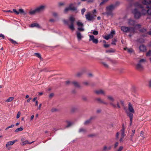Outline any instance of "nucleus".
Wrapping results in <instances>:
<instances>
[{"mask_svg":"<svg viewBox=\"0 0 151 151\" xmlns=\"http://www.w3.org/2000/svg\"><path fill=\"white\" fill-rule=\"evenodd\" d=\"M106 99L109 102V104L112 107L115 108H120V104L123 106L124 105V101L121 100H119L116 101L115 102L114 97L111 95H109L106 96Z\"/></svg>","mask_w":151,"mask_h":151,"instance_id":"nucleus-1","label":"nucleus"},{"mask_svg":"<svg viewBox=\"0 0 151 151\" xmlns=\"http://www.w3.org/2000/svg\"><path fill=\"white\" fill-rule=\"evenodd\" d=\"M151 3V1L150 0H144L142 1H141L140 0H139V1L134 2L131 5V6H133L135 7L142 8L143 6L142 4L147 5Z\"/></svg>","mask_w":151,"mask_h":151,"instance_id":"nucleus-2","label":"nucleus"},{"mask_svg":"<svg viewBox=\"0 0 151 151\" xmlns=\"http://www.w3.org/2000/svg\"><path fill=\"white\" fill-rule=\"evenodd\" d=\"M128 109L129 111V112H127V115L129 116L130 119V125H131L132 119L133 118V114H134L135 112L133 108L132 105L130 103H129L128 104Z\"/></svg>","mask_w":151,"mask_h":151,"instance_id":"nucleus-3","label":"nucleus"},{"mask_svg":"<svg viewBox=\"0 0 151 151\" xmlns=\"http://www.w3.org/2000/svg\"><path fill=\"white\" fill-rule=\"evenodd\" d=\"M116 7L115 5L111 4L106 7V14L108 15L112 16L113 15L112 11Z\"/></svg>","mask_w":151,"mask_h":151,"instance_id":"nucleus-4","label":"nucleus"},{"mask_svg":"<svg viewBox=\"0 0 151 151\" xmlns=\"http://www.w3.org/2000/svg\"><path fill=\"white\" fill-rule=\"evenodd\" d=\"M121 30L124 32H129L134 33V28L132 27H127L124 26H122Z\"/></svg>","mask_w":151,"mask_h":151,"instance_id":"nucleus-5","label":"nucleus"},{"mask_svg":"<svg viewBox=\"0 0 151 151\" xmlns=\"http://www.w3.org/2000/svg\"><path fill=\"white\" fill-rule=\"evenodd\" d=\"M69 10L75 12L76 13L78 12L77 7L75 6V4H70L68 7L65 8L64 11L65 12H66Z\"/></svg>","mask_w":151,"mask_h":151,"instance_id":"nucleus-6","label":"nucleus"},{"mask_svg":"<svg viewBox=\"0 0 151 151\" xmlns=\"http://www.w3.org/2000/svg\"><path fill=\"white\" fill-rule=\"evenodd\" d=\"M132 13L134 14L136 19L139 18L142 15L141 12L137 8H135L132 11Z\"/></svg>","mask_w":151,"mask_h":151,"instance_id":"nucleus-7","label":"nucleus"},{"mask_svg":"<svg viewBox=\"0 0 151 151\" xmlns=\"http://www.w3.org/2000/svg\"><path fill=\"white\" fill-rule=\"evenodd\" d=\"M127 23L128 25L134 26L136 28H139L141 26V25L140 24H137L135 25L136 23V21L132 19H129L128 20Z\"/></svg>","mask_w":151,"mask_h":151,"instance_id":"nucleus-8","label":"nucleus"},{"mask_svg":"<svg viewBox=\"0 0 151 151\" xmlns=\"http://www.w3.org/2000/svg\"><path fill=\"white\" fill-rule=\"evenodd\" d=\"M145 61L146 60L145 59H141L139 61L138 63L136 65V68L139 70H143V67L141 64V63L145 62Z\"/></svg>","mask_w":151,"mask_h":151,"instance_id":"nucleus-9","label":"nucleus"},{"mask_svg":"<svg viewBox=\"0 0 151 151\" xmlns=\"http://www.w3.org/2000/svg\"><path fill=\"white\" fill-rule=\"evenodd\" d=\"M69 20L71 22V24L70 25H69V27L70 29L73 31L75 29L73 25L75 19L72 16H71L69 18Z\"/></svg>","mask_w":151,"mask_h":151,"instance_id":"nucleus-10","label":"nucleus"},{"mask_svg":"<svg viewBox=\"0 0 151 151\" xmlns=\"http://www.w3.org/2000/svg\"><path fill=\"white\" fill-rule=\"evenodd\" d=\"M13 12L17 15L20 14L23 15H25L27 14V12L24 11V10L22 9H19L18 12L17 11L16 9H13Z\"/></svg>","mask_w":151,"mask_h":151,"instance_id":"nucleus-11","label":"nucleus"},{"mask_svg":"<svg viewBox=\"0 0 151 151\" xmlns=\"http://www.w3.org/2000/svg\"><path fill=\"white\" fill-rule=\"evenodd\" d=\"M46 7V6L45 5H42L36 8V11L37 12H40L44 11Z\"/></svg>","mask_w":151,"mask_h":151,"instance_id":"nucleus-12","label":"nucleus"},{"mask_svg":"<svg viewBox=\"0 0 151 151\" xmlns=\"http://www.w3.org/2000/svg\"><path fill=\"white\" fill-rule=\"evenodd\" d=\"M115 34V32L114 31H112L110 33L109 35L104 37V38L106 40H107L110 38L113 37L114 35Z\"/></svg>","mask_w":151,"mask_h":151,"instance_id":"nucleus-13","label":"nucleus"},{"mask_svg":"<svg viewBox=\"0 0 151 151\" xmlns=\"http://www.w3.org/2000/svg\"><path fill=\"white\" fill-rule=\"evenodd\" d=\"M89 41H92L93 43L96 44L98 42V40L97 39L94 38V37L93 35H89Z\"/></svg>","mask_w":151,"mask_h":151,"instance_id":"nucleus-14","label":"nucleus"},{"mask_svg":"<svg viewBox=\"0 0 151 151\" xmlns=\"http://www.w3.org/2000/svg\"><path fill=\"white\" fill-rule=\"evenodd\" d=\"M86 19L88 21H91L93 19L94 16L91 14L90 12H88L85 15Z\"/></svg>","mask_w":151,"mask_h":151,"instance_id":"nucleus-15","label":"nucleus"},{"mask_svg":"<svg viewBox=\"0 0 151 151\" xmlns=\"http://www.w3.org/2000/svg\"><path fill=\"white\" fill-rule=\"evenodd\" d=\"M18 140L17 139H16L15 140L9 142H7L6 145V148H8V150L10 149L9 148V146L12 145H13L15 142H17Z\"/></svg>","mask_w":151,"mask_h":151,"instance_id":"nucleus-16","label":"nucleus"},{"mask_svg":"<svg viewBox=\"0 0 151 151\" xmlns=\"http://www.w3.org/2000/svg\"><path fill=\"white\" fill-rule=\"evenodd\" d=\"M121 137L119 140L120 142H122L123 141V139L124 138L125 136L124 133V128L121 130Z\"/></svg>","mask_w":151,"mask_h":151,"instance_id":"nucleus-17","label":"nucleus"},{"mask_svg":"<svg viewBox=\"0 0 151 151\" xmlns=\"http://www.w3.org/2000/svg\"><path fill=\"white\" fill-rule=\"evenodd\" d=\"M142 10L141 11V13L142 15H145L147 14V9H145V7L143 6L142 8H141Z\"/></svg>","mask_w":151,"mask_h":151,"instance_id":"nucleus-18","label":"nucleus"},{"mask_svg":"<svg viewBox=\"0 0 151 151\" xmlns=\"http://www.w3.org/2000/svg\"><path fill=\"white\" fill-rule=\"evenodd\" d=\"M145 8L147 9V14L149 15H151V5H146Z\"/></svg>","mask_w":151,"mask_h":151,"instance_id":"nucleus-19","label":"nucleus"},{"mask_svg":"<svg viewBox=\"0 0 151 151\" xmlns=\"http://www.w3.org/2000/svg\"><path fill=\"white\" fill-rule=\"evenodd\" d=\"M96 100L100 103H102L105 105H108V102L104 101L100 98H97L96 99Z\"/></svg>","mask_w":151,"mask_h":151,"instance_id":"nucleus-20","label":"nucleus"},{"mask_svg":"<svg viewBox=\"0 0 151 151\" xmlns=\"http://www.w3.org/2000/svg\"><path fill=\"white\" fill-rule=\"evenodd\" d=\"M95 93L98 95L104 94L105 95V92L102 90H96L94 91Z\"/></svg>","mask_w":151,"mask_h":151,"instance_id":"nucleus-21","label":"nucleus"},{"mask_svg":"<svg viewBox=\"0 0 151 151\" xmlns=\"http://www.w3.org/2000/svg\"><path fill=\"white\" fill-rule=\"evenodd\" d=\"M77 37L78 41L80 40L83 36L81 35V34L78 32H76Z\"/></svg>","mask_w":151,"mask_h":151,"instance_id":"nucleus-22","label":"nucleus"},{"mask_svg":"<svg viewBox=\"0 0 151 151\" xmlns=\"http://www.w3.org/2000/svg\"><path fill=\"white\" fill-rule=\"evenodd\" d=\"M21 141L22 142V145H26V144H31L33 142H34V141L32 142H28V140H26L25 141H24V139H21Z\"/></svg>","mask_w":151,"mask_h":151,"instance_id":"nucleus-23","label":"nucleus"},{"mask_svg":"<svg viewBox=\"0 0 151 151\" xmlns=\"http://www.w3.org/2000/svg\"><path fill=\"white\" fill-rule=\"evenodd\" d=\"M139 50L141 51L144 52L146 50V47L144 45H142L139 47Z\"/></svg>","mask_w":151,"mask_h":151,"instance_id":"nucleus-24","label":"nucleus"},{"mask_svg":"<svg viewBox=\"0 0 151 151\" xmlns=\"http://www.w3.org/2000/svg\"><path fill=\"white\" fill-rule=\"evenodd\" d=\"M30 27H36L38 28H40V26L39 24L37 23H35L32 24Z\"/></svg>","mask_w":151,"mask_h":151,"instance_id":"nucleus-25","label":"nucleus"},{"mask_svg":"<svg viewBox=\"0 0 151 151\" xmlns=\"http://www.w3.org/2000/svg\"><path fill=\"white\" fill-rule=\"evenodd\" d=\"M72 84H73L76 87H79L80 86L78 83L76 81H72Z\"/></svg>","mask_w":151,"mask_h":151,"instance_id":"nucleus-26","label":"nucleus"},{"mask_svg":"<svg viewBox=\"0 0 151 151\" xmlns=\"http://www.w3.org/2000/svg\"><path fill=\"white\" fill-rule=\"evenodd\" d=\"M135 130H132V133L131 134L130 137L129 138V139L131 141H132V137H133L134 134L135 133Z\"/></svg>","mask_w":151,"mask_h":151,"instance_id":"nucleus-27","label":"nucleus"},{"mask_svg":"<svg viewBox=\"0 0 151 151\" xmlns=\"http://www.w3.org/2000/svg\"><path fill=\"white\" fill-rule=\"evenodd\" d=\"M111 149V146H109L108 147H107L106 146H104L103 148V150L104 151H108L110 150Z\"/></svg>","mask_w":151,"mask_h":151,"instance_id":"nucleus-28","label":"nucleus"},{"mask_svg":"<svg viewBox=\"0 0 151 151\" xmlns=\"http://www.w3.org/2000/svg\"><path fill=\"white\" fill-rule=\"evenodd\" d=\"M124 49L126 50H127L128 52L130 53H131L134 52V50L132 49L131 48L129 49L127 48H125Z\"/></svg>","mask_w":151,"mask_h":151,"instance_id":"nucleus-29","label":"nucleus"},{"mask_svg":"<svg viewBox=\"0 0 151 151\" xmlns=\"http://www.w3.org/2000/svg\"><path fill=\"white\" fill-rule=\"evenodd\" d=\"M37 12V11H36V9L33 10H31L29 11V14L30 15H33L35 14L36 12Z\"/></svg>","mask_w":151,"mask_h":151,"instance_id":"nucleus-30","label":"nucleus"},{"mask_svg":"<svg viewBox=\"0 0 151 151\" xmlns=\"http://www.w3.org/2000/svg\"><path fill=\"white\" fill-rule=\"evenodd\" d=\"M14 99L13 97H10L6 101V102H10L12 101Z\"/></svg>","mask_w":151,"mask_h":151,"instance_id":"nucleus-31","label":"nucleus"},{"mask_svg":"<svg viewBox=\"0 0 151 151\" xmlns=\"http://www.w3.org/2000/svg\"><path fill=\"white\" fill-rule=\"evenodd\" d=\"M23 129L22 127H20L19 128H17L16 129L15 131V132H18L19 131H22L23 130Z\"/></svg>","mask_w":151,"mask_h":151,"instance_id":"nucleus-32","label":"nucleus"},{"mask_svg":"<svg viewBox=\"0 0 151 151\" xmlns=\"http://www.w3.org/2000/svg\"><path fill=\"white\" fill-rule=\"evenodd\" d=\"M86 131V130L85 129L83 128H80L79 129V132H80L84 133Z\"/></svg>","mask_w":151,"mask_h":151,"instance_id":"nucleus-33","label":"nucleus"},{"mask_svg":"<svg viewBox=\"0 0 151 151\" xmlns=\"http://www.w3.org/2000/svg\"><path fill=\"white\" fill-rule=\"evenodd\" d=\"M67 125L66 126V127H69L70 126L73 124V123L70 122H69V121L67 122Z\"/></svg>","mask_w":151,"mask_h":151,"instance_id":"nucleus-34","label":"nucleus"},{"mask_svg":"<svg viewBox=\"0 0 151 151\" xmlns=\"http://www.w3.org/2000/svg\"><path fill=\"white\" fill-rule=\"evenodd\" d=\"M77 24L79 27H82L83 26V24L82 23L80 22H77Z\"/></svg>","mask_w":151,"mask_h":151,"instance_id":"nucleus-35","label":"nucleus"},{"mask_svg":"<svg viewBox=\"0 0 151 151\" xmlns=\"http://www.w3.org/2000/svg\"><path fill=\"white\" fill-rule=\"evenodd\" d=\"M91 119H92L91 118V119H89L86 121L84 122V124L85 125H87V124H89L91 122Z\"/></svg>","mask_w":151,"mask_h":151,"instance_id":"nucleus-36","label":"nucleus"},{"mask_svg":"<svg viewBox=\"0 0 151 151\" xmlns=\"http://www.w3.org/2000/svg\"><path fill=\"white\" fill-rule=\"evenodd\" d=\"M114 52V50L113 49H111L109 50H106V52Z\"/></svg>","mask_w":151,"mask_h":151,"instance_id":"nucleus-37","label":"nucleus"},{"mask_svg":"<svg viewBox=\"0 0 151 151\" xmlns=\"http://www.w3.org/2000/svg\"><path fill=\"white\" fill-rule=\"evenodd\" d=\"M34 55L38 58H40V59L41 58V56L40 54L36 53L34 54Z\"/></svg>","mask_w":151,"mask_h":151,"instance_id":"nucleus-38","label":"nucleus"},{"mask_svg":"<svg viewBox=\"0 0 151 151\" xmlns=\"http://www.w3.org/2000/svg\"><path fill=\"white\" fill-rule=\"evenodd\" d=\"M9 40L11 42L14 44H17V42H16V41L13 40L12 39H9Z\"/></svg>","mask_w":151,"mask_h":151,"instance_id":"nucleus-39","label":"nucleus"},{"mask_svg":"<svg viewBox=\"0 0 151 151\" xmlns=\"http://www.w3.org/2000/svg\"><path fill=\"white\" fill-rule=\"evenodd\" d=\"M92 33L94 35H98V31H97L94 30L93 31Z\"/></svg>","mask_w":151,"mask_h":151,"instance_id":"nucleus-40","label":"nucleus"},{"mask_svg":"<svg viewBox=\"0 0 151 151\" xmlns=\"http://www.w3.org/2000/svg\"><path fill=\"white\" fill-rule=\"evenodd\" d=\"M72 82L69 80H67L65 81V83L67 85H69L72 84Z\"/></svg>","mask_w":151,"mask_h":151,"instance_id":"nucleus-41","label":"nucleus"},{"mask_svg":"<svg viewBox=\"0 0 151 151\" xmlns=\"http://www.w3.org/2000/svg\"><path fill=\"white\" fill-rule=\"evenodd\" d=\"M49 21L53 23L56 21V19L53 18H51L49 19Z\"/></svg>","mask_w":151,"mask_h":151,"instance_id":"nucleus-42","label":"nucleus"},{"mask_svg":"<svg viewBox=\"0 0 151 151\" xmlns=\"http://www.w3.org/2000/svg\"><path fill=\"white\" fill-rule=\"evenodd\" d=\"M52 15L54 17L56 18L58 16V14L56 12H54L52 14Z\"/></svg>","mask_w":151,"mask_h":151,"instance_id":"nucleus-43","label":"nucleus"},{"mask_svg":"<svg viewBox=\"0 0 151 151\" xmlns=\"http://www.w3.org/2000/svg\"><path fill=\"white\" fill-rule=\"evenodd\" d=\"M102 63L105 67L106 68H108V65L105 62H102Z\"/></svg>","mask_w":151,"mask_h":151,"instance_id":"nucleus-44","label":"nucleus"},{"mask_svg":"<svg viewBox=\"0 0 151 151\" xmlns=\"http://www.w3.org/2000/svg\"><path fill=\"white\" fill-rule=\"evenodd\" d=\"M108 0H103V1L101 2L100 4V5H102L105 2L107 1Z\"/></svg>","mask_w":151,"mask_h":151,"instance_id":"nucleus-45","label":"nucleus"},{"mask_svg":"<svg viewBox=\"0 0 151 151\" xmlns=\"http://www.w3.org/2000/svg\"><path fill=\"white\" fill-rule=\"evenodd\" d=\"M21 114V113L19 111L18 112V113L17 114V118L18 119L19 118Z\"/></svg>","mask_w":151,"mask_h":151,"instance_id":"nucleus-46","label":"nucleus"},{"mask_svg":"<svg viewBox=\"0 0 151 151\" xmlns=\"http://www.w3.org/2000/svg\"><path fill=\"white\" fill-rule=\"evenodd\" d=\"M116 42V39H114L113 40L111 44L113 45H115L116 43L115 42Z\"/></svg>","mask_w":151,"mask_h":151,"instance_id":"nucleus-47","label":"nucleus"},{"mask_svg":"<svg viewBox=\"0 0 151 151\" xmlns=\"http://www.w3.org/2000/svg\"><path fill=\"white\" fill-rule=\"evenodd\" d=\"M119 133L117 132L116 135V139H119Z\"/></svg>","mask_w":151,"mask_h":151,"instance_id":"nucleus-48","label":"nucleus"},{"mask_svg":"<svg viewBox=\"0 0 151 151\" xmlns=\"http://www.w3.org/2000/svg\"><path fill=\"white\" fill-rule=\"evenodd\" d=\"M83 84L86 86H88L89 84V83L88 81H85L83 82Z\"/></svg>","mask_w":151,"mask_h":151,"instance_id":"nucleus-49","label":"nucleus"},{"mask_svg":"<svg viewBox=\"0 0 151 151\" xmlns=\"http://www.w3.org/2000/svg\"><path fill=\"white\" fill-rule=\"evenodd\" d=\"M123 147L122 146H120L119 147V149L117 151H121L123 149Z\"/></svg>","mask_w":151,"mask_h":151,"instance_id":"nucleus-50","label":"nucleus"},{"mask_svg":"<svg viewBox=\"0 0 151 151\" xmlns=\"http://www.w3.org/2000/svg\"><path fill=\"white\" fill-rule=\"evenodd\" d=\"M78 29L79 30V31H83L84 30V29L82 27H79L78 28Z\"/></svg>","mask_w":151,"mask_h":151,"instance_id":"nucleus-51","label":"nucleus"},{"mask_svg":"<svg viewBox=\"0 0 151 151\" xmlns=\"http://www.w3.org/2000/svg\"><path fill=\"white\" fill-rule=\"evenodd\" d=\"M86 11V9L85 8L83 9L81 11L82 14L83 15L84 12Z\"/></svg>","mask_w":151,"mask_h":151,"instance_id":"nucleus-52","label":"nucleus"},{"mask_svg":"<svg viewBox=\"0 0 151 151\" xmlns=\"http://www.w3.org/2000/svg\"><path fill=\"white\" fill-rule=\"evenodd\" d=\"M151 54V51H149L148 52H147L146 54V55L147 56H149Z\"/></svg>","mask_w":151,"mask_h":151,"instance_id":"nucleus-53","label":"nucleus"},{"mask_svg":"<svg viewBox=\"0 0 151 151\" xmlns=\"http://www.w3.org/2000/svg\"><path fill=\"white\" fill-rule=\"evenodd\" d=\"M57 110V109L55 108H53L51 109V111L52 112H54L56 111Z\"/></svg>","mask_w":151,"mask_h":151,"instance_id":"nucleus-54","label":"nucleus"},{"mask_svg":"<svg viewBox=\"0 0 151 151\" xmlns=\"http://www.w3.org/2000/svg\"><path fill=\"white\" fill-rule=\"evenodd\" d=\"M93 0H87V2L88 3H91L93 2Z\"/></svg>","mask_w":151,"mask_h":151,"instance_id":"nucleus-55","label":"nucleus"},{"mask_svg":"<svg viewBox=\"0 0 151 151\" xmlns=\"http://www.w3.org/2000/svg\"><path fill=\"white\" fill-rule=\"evenodd\" d=\"M119 143L118 142H116L114 145V148H116L118 145Z\"/></svg>","mask_w":151,"mask_h":151,"instance_id":"nucleus-56","label":"nucleus"},{"mask_svg":"<svg viewBox=\"0 0 151 151\" xmlns=\"http://www.w3.org/2000/svg\"><path fill=\"white\" fill-rule=\"evenodd\" d=\"M3 11L4 12H10V13H12V12H13L12 11H11L10 10H4Z\"/></svg>","mask_w":151,"mask_h":151,"instance_id":"nucleus-57","label":"nucleus"},{"mask_svg":"<svg viewBox=\"0 0 151 151\" xmlns=\"http://www.w3.org/2000/svg\"><path fill=\"white\" fill-rule=\"evenodd\" d=\"M109 45L108 44H104V46L106 48H107L109 47Z\"/></svg>","mask_w":151,"mask_h":151,"instance_id":"nucleus-58","label":"nucleus"},{"mask_svg":"<svg viewBox=\"0 0 151 151\" xmlns=\"http://www.w3.org/2000/svg\"><path fill=\"white\" fill-rule=\"evenodd\" d=\"M149 86L150 87H151V79L149 81Z\"/></svg>","mask_w":151,"mask_h":151,"instance_id":"nucleus-59","label":"nucleus"},{"mask_svg":"<svg viewBox=\"0 0 151 151\" xmlns=\"http://www.w3.org/2000/svg\"><path fill=\"white\" fill-rule=\"evenodd\" d=\"M63 21L65 24H68V21L65 20H63Z\"/></svg>","mask_w":151,"mask_h":151,"instance_id":"nucleus-60","label":"nucleus"},{"mask_svg":"<svg viewBox=\"0 0 151 151\" xmlns=\"http://www.w3.org/2000/svg\"><path fill=\"white\" fill-rule=\"evenodd\" d=\"M41 106H42V104H40L39 105V106L38 107V109H39V110H40V108H41Z\"/></svg>","mask_w":151,"mask_h":151,"instance_id":"nucleus-61","label":"nucleus"},{"mask_svg":"<svg viewBox=\"0 0 151 151\" xmlns=\"http://www.w3.org/2000/svg\"><path fill=\"white\" fill-rule=\"evenodd\" d=\"M1 37L3 39L4 38V36L2 34H0V37Z\"/></svg>","mask_w":151,"mask_h":151,"instance_id":"nucleus-62","label":"nucleus"},{"mask_svg":"<svg viewBox=\"0 0 151 151\" xmlns=\"http://www.w3.org/2000/svg\"><path fill=\"white\" fill-rule=\"evenodd\" d=\"M14 125L12 124V125L9 127V128H11L13 127H14Z\"/></svg>","mask_w":151,"mask_h":151,"instance_id":"nucleus-63","label":"nucleus"},{"mask_svg":"<svg viewBox=\"0 0 151 151\" xmlns=\"http://www.w3.org/2000/svg\"><path fill=\"white\" fill-rule=\"evenodd\" d=\"M88 76L89 77H91L92 76V74L91 73H89L88 74Z\"/></svg>","mask_w":151,"mask_h":151,"instance_id":"nucleus-64","label":"nucleus"}]
</instances>
